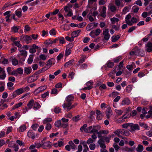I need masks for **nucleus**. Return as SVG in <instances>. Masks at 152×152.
Here are the masks:
<instances>
[{
	"mask_svg": "<svg viewBox=\"0 0 152 152\" xmlns=\"http://www.w3.org/2000/svg\"><path fill=\"white\" fill-rule=\"evenodd\" d=\"M74 97L71 94L69 95L66 97V102L64 103L62 105L63 107L67 111L75 107V106L72 105V102L73 100Z\"/></svg>",
	"mask_w": 152,
	"mask_h": 152,
	"instance_id": "1",
	"label": "nucleus"
},
{
	"mask_svg": "<svg viewBox=\"0 0 152 152\" xmlns=\"http://www.w3.org/2000/svg\"><path fill=\"white\" fill-rule=\"evenodd\" d=\"M125 20L126 23L129 26H132L138 22L137 18L134 17H132L130 13L126 16Z\"/></svg>",
	"mask_w": 152,
	"mask_h": 152,
	"instance_id": "2",
	"label": "nucleus"
},
{
	"mask_svg": "<svg viewBox=\"0 0 152 152\" xmlns=\"http://www.w3.org/2000/svg\"><path fill=\"white\" fill-rule=\"evenodd\" d=\"M98 126H91L87 128L85 130V132L90 133H98V130L99 129Z\"/></svg>",
	"mask_w": 152,
	"mask_h": 152,
	"instance_id": "3",
	"label": "nucleus"
},
{
	"mask_svg": "<svg viewBox=\"0 0 152 152\" xmlns=\"http://www.w3.org/2000/svg\"><path fill=\"white\" fill-rule=\"evenodd\" d=\"M124 129H119L115 131L114 133L117 136L123 139H124V137H123Z\"/></svg>",
	"mask_w": 152,
	"mask_h": 152,
	"instance_id": "4",
	"label": "nucleus"
},
{
	"mask_svg": "<svg viewBox=\"0 0 152 152\" xmlns=\"http://www.w3.org/2000/svg\"><path fill=\"white\" fill-rule=\"evenodd\" d=\"M7 71L9 75H17V73L15 70H14L13 69L10 67H8L7 68Z\"/></svg>",
	"mask_w": 152,
	"mask_h": 152,
	"instance_id": "5",
	"label": "nucleus"
},
{
	"mask_svg": "<svg viewBox=\"0 0 152 152\" xmlns=\"http://www.w3.org/2000/svg\"><path fill=\"white\" fill-rule=\"evenodd\" d=\"M0 74H1V75H0V79L4 80L6 77V74L4 68H2L0 67Z\"/></svg>",
	"mask_w": 152,
	"mask_h": 152,
	"instance_id": "6",
	"label": "nucleus"
},
{
	"mask_svg": "<svg viewBox=\"0 0 152 152\" xmlns=\"http://www.w3.org/2000/svg\"><path fill=\"white\" fill-rule=\"evenodd\" d=\"M37 79L38 76L37 75H32L28 77L27 81L29 83H31L36 81Z\"/></svg>",
	"mask_w": 152,
	"mask_h": 152,
	"instance_id": "7",
	"label": "nucleus"
},
{
	"mask_svg": "<svg viewBox=\"0 0 152 152\" xmlns=\"http://www.w3.org/2000/svg\"><path fill=\"white\" fill-rule=\"evenodd\" d=\"M42 148L46 149L48 148L51 147L52 146L51 142L49 141L45 142L44 140H42Z\"/></svg>",
	"mask_w": 152,
	"mask_h": 152,
	"instance_id": "8",
	"label": "nucleus"
},
{
	"mask_svg": "<svg viewBox=\"0 0 152 152\" xmlns=\"http://www.w3.org/2000/svg\"><path fill=\"white\" fill-rule=\"evenodd\" d=\"M108 32L109 31L107 29H105L103 32V34L104 35V39L106 40H108L110 37Z\"/></svg>",
	"mask_w": 152,
	"mask_h": 152,
	"instance_id": "9",
	"label": "nucleus"
},
{
	"mask_svg": "<svg viewBox=\"0 0 152 152\" xmlns=\"http://www.w3.org/2000/svg\"><path fill=\"white\" fill-rule=\"evenodd\" d=\"M146 50L148 52L152 51V43L148 42L145 45Z\"/></svg>",
	"mask_w": 152,
	"mask_h": 152,
	"instance_id": "10",
	"label": "nucleus"
},
{
	"mask_svg": "<svg viewBox=\"0 0 152 152\" xmlns=\"http://www.w3.org/2000/svg\"><path fill=\"white\" fill-rule=\"evenodd\" d=\"M27 136L29 137L34 139L36 138L37 134L34 133L32 130H29L27 133Z\"/></svg>",
	"mask_w": 152,
	"mask_h": 152,
	"instance_id": "11",
	"label": "nucleus"
},
{
	"mask_svg": "<svg viewBox=\"0 0 152 152\" xmlns=\"http://www.w3.org/2000/svg\"><path fill=\"white\" fill-rule=\"evenodd\" d=\"M23 93L22 88L17 89L13 93V95L14 97H15L16 95H19Z\"/></svg>",
	"mask_w": 152,
	"mask_h": 152,
	"instance_id": "12",
	"label": "nucleus"
},
{
	"mask_svg": "<svg viewBox=\"0 0 152 152\" xmlns=\"http://www.w3.org/2000/svg\"><path fill=\"white\" fill-rule=\"evenodd\" d=\"M108 7L109 10L113 12H115L117 10L116 7L112 4H110Z\"/></svg>",
	"mask_w": 152,
	"mask_h": 152,
	"instance_id": "13",
	"label": "nucleus"
},
{
	"mask_svg": "<svg viewBox=\"0 0 152 152\" xmlns=\"http://www.w3.org/2000/svg\"><path fill=\"white\" fill-rule=\"evenodd\" d=\"M106 114L107 118L108 119L110 117L112 114V112L110 107H108L106 110Z\"/></svg>",
	"mask_w": 152,
	"mask_h": 152,
	"instance_id": "14",
	"label": "nucleus"
},
{
	"mask_svg": "<svg viewBox=\"0 0 152 152\" xmlns=\"http://www.w3.org/2000/svg\"><path fill=\"white\" fill-rule=\"evenodd\" d=\"M39 47L35 44L32 45V47L29 49V52L30 53H33L36 52V49H38Z\"/></svg>",
	"mask_w": 152,
	"mask_h": 152,
	"instance_id": "15",
	"label": "nucleus"
},
{
	"mask_svg": "<svg viewBox=\"0 0 152 152\" xmlns=\"http://www.w3.org/2000/svg\"><path fill=\"white\" fill-rule=\"evenodd\" d=\"M55 63V60L53 58H51L49 59L47 62V64L46 66L48 68H50Z\"/></svg>",
	"mask_w": 152,
	"mask_h": 152,
	"instance_id": "16",
	"label": "nucleus"
},
{
	"mask_svg": "<svg viewBox=\"0 0 152 152\" xmlns=\"http://www.w3.org/2000/svg\"><path fill=\"white\" fill-rule=\"evenodd\" d=\"M18 50L20 53V55L24 57H26L27 55V52L23 49V48H19Z\"/></svg>",
	"mask_w": 152,
	"mask_h": 152,
	"instance_id": "17",
	"label": "nucleus"
},
{
	"mask_svg": "<svg viewBox=\"0 0 152 152\" xmlns=\"http://www.w3.org/2000/svg\"><path fill=\"white\" fill-rule=\"evenodd\" d=\"M80 31V30H78L77 31H73L71 34V37L72 38H74L77 37L79 35Z\"/></svg>",
	"mask_w": 152,
	"mask_h": 152,
	"instance_id": "18",
	"label": "nucleus"
},
{
	"mask_svg": "<svg viewBox=\"0 0 152 152\" xmlns=\"http://www.w3.org/2000/svg\"><path fill=\"white\" fill-rule=\"evenodd\" d=\"M93 85V82L91 81H88L86 83L87 87L84 88V90H90L92 88V85Z\"/></svg>",
	"mask_w": 152,
	"mask_h": 152,
	"instance_id": "19",
	"label": "nucleus"
},
{
	"mask_svg": "<svg viewBox=\"0 0 152 152\" xmlns=\"http://www.w3.org/2000/svg\"><path fill=\"white\" fill-rule=\"evenodd\" d=\"M95 0H88V4L87 6V8H90L93 6L95 4Z\"/></svg>",
	"mask_w": 152,
	"mask_h": 152,
	"instance_id": "20",
	"label": "nucleus"
},
{
	"mask_svg": "<svg viewBox=\"0 0 152 152\" xmlns=\"http://www.w3.org/2000/svg\"><path fill=\"white\" fill-rule=\"evenodd\" d=\"M130 129L132 130H139V125L137 124H133L132 123H130Z\"/></svg>",
	"mask_w": 152,
	"mask_h": 152,
	"instance_id": "21",
	"label": "nucleus"
},
{
	"mask_svg": "<svg viewBox=\"0 0 152 152\" xmlns=\"http://www.w3.org/2000/svg\"><path fill=\"white\" fill-rule=\"evenodd\" d=\"M97 115V118L98 120H100L102 118L103 115L102 113L98 110H97L96 111Z\"/></svg>",
	"mask_w": 152,
	"mask_h": 152,
	"instance_id": "22",
	"label": "nucleus"
},
{
	"mask_svg": "<svg viewBox=\"0 0 152 152\" xmlns=\"http://www.w3.org/2000/svg\"><path fill=\"white\" fill-rule=\"evenodd\" d=\"M34 100L33 99H31L29 101L27 104L28 109H30L32 108L33 106H34Z\"/></svg>",
	"mask_w": 152,
	"mask_h": 152,
	"instance_id": "23",
	"label": "nucleus"
},
{
	"mask_svg": "<svg viewBox=\"0 0 152 152\" xmlns=\"http://www.w3.org/2000/svg\"><path fill=\"white\" fill-rule=\"evenodd\" d=\"M32 71V70L31 67H26L24 68V73L27 75L29 74Z\"/></svg>",
	"mask_w": 152,
	"mask_h": 152,
	"instance_id": "24",
	"label": "nucleus"
},
{
	"mask_svg": "<svg viewBox=\"0 0 152 152\" xmlns=\"http://www.w3.org/2000/svg\"><path fill=\"white\" fill-rule=\"evenodd\" d=\"M98 143L101 149L105 148L106 146L105 145L104 141H103L102 139H99L98 141Z\"/></svg>",
	"mask_w": 152,
	"mask_h": 152,
	"instance_id": "25",
	"label": "nucleus"
},
{
	"mask_svg": "<svg viewBox=\"0 0 152 152\" xmlns=\"http://www.w3.org/2000/svg\"><path fill=\"white\" fill-rule=\"evenodd\" d=\"M111 137L110 135H108V136L105 137L103 136L100 139H102V141L106 142L108 143L110 142V140L111 138Z\"/></svg>",
	"mask_w": 152,
	"mask_h": 152,
	"instance_id": "26",
	"label": "nucleus"
},
{
	"mask_svg": "<svg viewBox=\"0 0 152 152\" xmlns=\"http://www.w3.org/2000/svg\"><path fill=\"white\" fill-rule=\"evenodd\" d=\"M121 104L122 105H129L130 104V101L129 98H126L122 101Z\"/></svg>",
	"mask_w": 152,
	"mask_h": 152,
	"instance_id": "27",
	"label": "nucleus"
},
{
	"mask_svg": "<svg viewBox=\"0 0 152 152\" xmlns=\"http://www.w3.org/2000/svg\"><path fill=\"white\" fill-rule=\"evenodd\" d=\"M106 8L104 6L102 8V11L100 12L101 16L103 18L105 17L106 16Z\"/></svg>",
	"mask_w": 152,
	"mask_h": 152,
	"instance_id": "28",
	"label": "nucleus"
},
{
	"mask_svg": "<svg viewBox=\"0 0 152 152\" xmlns=\"http://www.w3.org/2000/svg\"><path fill=\"white\" fill-rule=\"evenodd\" d=\"M41 107V106L37 102H34L33 109L34 110H38Z\"/></svg>",
	"mask_w": 152,
	"mask_h": 152,
	"instance_id": "29",
	"label": "nucleus"
},
{
	"mask_svg": "<svg viewBox=\"0 0 152 152\" xmlns=\"http://www.w3.org/2000/svg\"><path fill=\"white\" fill-rule=\"evenodd\" d=\"M74 61L73 59H71L69 60L68 62H66L64 65V66L65 67H67L69 66H71L73 64V62Z\"/></svg>",
	"mask_w": 152,
	"mask_h": 152,
	"instance_id": "30",
	"label": "nucleus"
},
{
	"mask_svg": "<svg viewBox=\"0 0 152 152\" xmlns=\"http://www.w3.org/2000/svg\"><path fill=\"white\" fill-rule=\"evenodd\" d=\"M143 149V146L140 144H139L136 148V150L137 152H142Z\"/></svg>",
	"mask_w": 152,
	"mask_h": 152,
	"instance_id": "31",
	"label": "nucleus"
},
{
	"mask_svg": "<svg viewBox=\"0 0 152 152\" xmlns=\"http://www.w3.org/2000/svg\"><path fill=\"white\" fill-rule=\"evenodd\" d=\"M110 20L111 23L113 24H115V23L118 22L119 21V20L118 18L115 17L111 18Z\"/></svg>",
	"mask_w": 152,
	"mask_h": 152,
	"instance_id": "32",
	"label": "nucleus"
},
{
	"mask_svg": "<svg viewBox=\"0 0 152 152\" xmlns=\"http://www.w3.org/2000/svg\"><path fill=\"white\" fill-rule=\"evenodd\" d=\"M52 121V119L50 118H47L44 119L43 121V123L44 124H49L48 123L51 122Z\"/></svg>",
	"mask_w": 152,
	"mask_h": 152,
	"instance_id": "33",
	"label": "nucleus"
},
{
	"mask_svg": "<svg viewBox=\"0 0 152 152\" xmlns=\"http://www.w3.org/2000/svg\"><path fill=\"white\" fill-rule=\"evenodd\" d=\"M23 104V103L21 102H20L18 103L15 104L12 108L11 110H13L15 109L16 108H18V107H21Z\"/></svg>",
	"mask_w": 152,
	"mask_h": 152,
	"instance_id": "34",
	"label": "nucleus"
},
{
	"mask_svg": "<svg viewBox=\"0 0 152 152\" xmlns=\"http://www.w3.org/2000/svg\"><path fill=\"white\" fill-rule=\"evenodd\" d=\"M15 13L19 18H20L22 16V11L20 9L17 10L15 11Z\"/></svg>",
	"mask_w": 152,
	"mask_h": 152,
	"instance_id": "35",
	"label": "nucleus"
},
{
	"mask_svg": "<svg viewBox=\"0 0 152 152\" xmlns=\"http://www.w3.org/2000/svg\"><path fill=\"white\" fill-rule=\"evenodd\" d=\"M26 126L25 125L20 126L19 128V131L20 132H23L26 129Z\"/></svg>",
	"mask_w": 152,
	"mask_h": 152,
	"instance_id": "36",
	"label": "nucleus"
},
{
	"mask_svg": "<svg viewBox=\"0 0 152 152\" xmlns=\"http://www.w3.org/2000/svg\"><path fill=\"white\" fill-rule=\"evenodd\" d=\"M93 24L92 23L88 24L86 27V30L87 31H89L94 28Z\"/></svg>",
	"mask_w": 152,
	"mask_h": 152,
	"instance_id": "37",
	"label": "nucleus"
},
{
	"mask_svg": "<svg viewBox=\"0 0 152 152\" xmlns=\"http://www.w3.org/2000/svg\"><path fill=\"white\" fill-rule=\"evenodd\" d=\"M114 63L110 61H108L106 63V65L107 67L109 68H112L114 66Z\"/></svg>",
	"mask_w": 152,
	"mask_h": 152,
	"instance_id": "38",
	"label": "nucleus"
},
{
	"mask_svg": "<svg viewBox=\"0 0 152 152\" xmlns=\"http://www.w3.org/2000/svg\"><path fill=\"white\" fill-rule=\"evenodd\" d=\"M34 55H30L28 59L27 62L28 64H31L33 60Z\"/></svg>",
	"mask_w": 152,
	"mask_h": 152,
	"instance_id": "39",
	"label": "nucleus"
},
{
	"mask_svg": "<svg viewBox=\"0 0 152 152\" xmlns=\"http://www.w3.org/2000/svg\"><path fill=\"white\" fill-rule=\"evenodd\" d=\"M4 89V83L3 82L0 81V91L2 92Z\"/></svg>",
	"mask_w": 152,
	"mask_h": 152,
	"instance_id": "40",
	"label": "nucleus"
},
{
	"mask_svg": "<svg viewBox=\"0 0 152 152\" xmlns=\"http://www.w3.org/2000/svg\"><path fill=\"white\" fill-rule=\"evenodd\" d=\"M69 144L70 147H71L72 149H76V146L72 141H69Z\"/></svg>",
	"mask_w": 152,
	"mask_h": 152,
	"instance_id": "41",
	"label": "nucleus"
},
{
	"mask_svg": "<svg viewBox=\"0 0 152 152\" xmlns=\"http://www.w3.org/2000/svg\"><path fill=\"white\" fill-rule=\"evenodd\" d=\"M14 84L11 82H9L7 83V86L9 90H13L14 89L13 87H12L13 85Z\"/></svg>",
	"mask_w": 152,
	"mask_h": 152,
	"instance_id": "42",
	"label": "nucleus"
},
{
	"mask_svg": "<svg viewBox=\"0 0 152 152\" xmlns=\"http://www.w3.org/2000/svg\"><path fill=\"white\" fill-rule=\"evenodd\" d=\"M139 9V8L137 6L135 5L133 6L132 8V10L134 12L136 13L138 12Z\"/></svg>",
	"mask_w": 152,
	"mask_h": 152,
	"instance_id": "43",
	"label": "nucleus"
},
{
	"mask_svg": "<svg viewBox=\"0 0 152 152\" xmlns=\"http://www.w3.org/2000/svg\"><path fill=\"white\" fill-rule=\"evenodd\" d=\"M129 11V8L127 6L125 7L122 11V13L123 14H125Z\"/></svg>",
	"mask_w": 152,
	"mask_h": 152,
	"instance_id": "44",
	"label": "nucleus"
},
{
	"mask_svg": "<svg viewBox=\"0 0 152 152\" xmlns=\"http://www.w3.org/2000/svg\"><path fill=\"white\" fill-rule=\"evenodd\" d=\"M132 88V86L129 85L126 87V91L128 93H130L131 91Z\"/></svg>",
	"mask_w": 152,
	"mask_h": 152,
	"instance_id": "45",
	"label": "nucleus"
},
{
	"mask_svg": "<svg viewBox=\"0 0 152 152\" xmlns=\"http://www.w3.org/2000/svg\"><path fill=\"white\" fill-rule=\"evenodd\" d=\"M58 40L59 41V43L60 44H63L65 43L64 38L63 37H58Z\"/></svg>",
	"mask_w": 152,
	"mask_h": 152,
	"instance_id": "46",
	"label": "nucleus"
},
{
	"mask_svg": "<svg viewBox=\"0 0 152 152\" xmlns=\"http://www.w3.org/2000/svg\"><path fill=\"white\" fill-rule=\"evenodd\" d=\"M50 34L53 36H55L56 34V31L54 29H52L49 31Z\"/></svg>",
	"mask_w": 152,
	"mask_h": 152,
	"instance_id": "47",
	"label": "nucleus"
},
{
	"mask_svg": "<svg viewBox=\"0 0 152 152\" xmlns=\"http://www.w3.org/2000/svg\"><path fill=\"white\" fill-rule=\"evenodd\" d=\"M24 39L26 42H30L32 40L31 35L30 36H26L25 37Z\"/></svg>",
	"mask_w": 152,
	"mask_h": 152,
	"instance_id": "48",
	"label": "nucleus"
},
{
	"mask_svg": "<svg viewBox=\"0 0 152 152\" xmlns=\"http://www.w3.org/2000/svg\"><path fill=\"white\" fill-rule=\"evenodd\" d=\"M98 137H99L100 136L99 134H107L108 133V132L107 130H101L99 132H98Z\"/></svg>",
	"mask_w": 152,
	"mask_h": 152,
	"instance_id": "49",
	"label": "nucleus"
},
{
	"mask_svg": "<svg viewBox=\"0 0 152 152\" xmlns=\"http://www.w3.org/2000/svg\"><path fill=\"white\" fill-rule=\"evenodd\" d=\"M12 64L14 66H16L18 64V61L15 58H13L12 60Z\"/></svg>",
	"mask_w": 152,
	"mask_h": 152,
	"instance_id": "50",
	"label": "nucleus"
},
{
	"mask_svg": "<svg viewBox=\"0 0 152 152\" xmlns=\"http://www.w3.org/2000/svg\"><path fill=\"white\" fill-rule=\"evenodd\" d=\"M71 50H69L66 48L65 51V56L66 57L68 56L71 54Z\"/></svg>",
	"mask_w": 152,
	"mask_h": 152,
	"instance_id": "51",
	"label": "nucleus"
},
{
	"mask_svg": "<svg viewBox=\"0 0 152 152\" xmlns=\"http://www.w3.org/2000/svg\"><path fill=\"white\" fill-rule=\"evenodd\" d=\"M80 118L79 115L73 117L72 118V120L75 122H77L80 119Z\"/></svg>",
	"mask_w": 152,
	"mask_h": 152,
	"instance_id": "52",
	"label": "nucleus"
},
{
	"mask_svg": "<svg viewBox=\"0 0 152 152\" xmlns=\"http://www.w3.org/2000/svg\"><path fill=\"white\" fill-rule=\"evenodd\" d=\"M120 37L119 35L116 36H113L112 37V41L113 42H115Z\"/></svg>",
	"mask_w": 152,
	"mask_h": 152,
	"instance_id": "53",
	"label": "nucleus"
},
{
	"mask_svg": "<svg viewBox=\"0 0 152 152\" xmlns=\"http://www.w3.org/2000/svg\"><path fill=\"white\" fill-rule=\"evenodd\" d=\"M14 43L15 46L19 48H20L22 46V45L20 44V42L19 41H15L14 42Z\"/></svg>",
	"mask_w": 152,
	"mask_h": 152,
	"instance_id": "54",
	"label": "nucleus"
},
{
	"mask_svg": "<svg viewBox=\"0 0 152 152\" xmlns=\"http://www.w3.org/2000/svg\"><path fill=\"white\" fill-rule=\"evenodd\" d=\"M47 56L44 54H41L39 56V58L40 60H45L47 58Z\"/></svg>",
	"mask_w": 152,
	"mask_h": 152,
	"instance_id": "55",
	"label": "nucleus"
},
{
	"mask_svg": "<svg viewBox=\"0 0 152 152\" xmlns=\"http://www.w3.org/2000/svg\"><path fill=\"white\" fill-rule=\"evenodd\" d=\"M16 73L20 74L22 75L23 73V70L21 68H18L16 71Z\"/></svg>",
	"mask_w": 152,
	"mask_h": 152,
	"instance_id": "56",
	"label": "nucleus"
},
{
	"mask_svg": "<svg viewBox=\"0 0 152 152\" xmlns=\"http://www.w3.org/2000/svg\"><path fill=\"white\" fill-rule=\"evenodd\" d=\"M55 126L58 127H60L61 125V122L60 120H58L55 122L54 124Z\"/></svg>",
	"mask_w": 152,
	"mask_h": 152,
	"instance_id": "57",
	"label": "nucleus"
},
{
	"mask_svg": "<svg viewBox=\"0 0 152 152\" xmlns=\"http://www.w3.org/2000/svg\"><path fill=\"white\" fill-rule=\"evenodd\" d=\"M9 63V61L7 58H4L1 62V63L4 65H5L8 64Z\"/></svg>",
	"mask_w": 152,
	"mask_h": 152,
	"instance_id": "58",
	"label": "nucleus"
},
{
	"mask_svg": "<svg viewBox=\"0 0 152 152\" xmlns=\"http://www.w3.org/2000/svg\"><path fill=\"white\" fill-rule=\"evenodd\" d=\"M124 116H123L122 117L117 119L116 121L117 122L119 123H123L124 121V119L125 118H124Z\"/></svg>",
	"mask_w": 152,
	"mask_h": 152,
	"instance_id": "59",
	"label": "nucleus"
},
{
	"mask_svg": "<svg viewBox=\"0 0 152 152\" xmlns=\"http://www.w3.org/2000/svg\"><path fill=\"white\" fill-rule=\"evenodd\" d=\"M19 28L16 26H14L11 28V31L14 32H17L18 31Z\"/></svg>",
	"mask_w": 152,
	"mask_h": 152,
	"instance_id": "60",
	"label": "nucleus"
},
{
	"mask_svg": "<svg viewBox=\"0 0 152 152\" xmlns=\"http://www.w3.org/2000/svg\"><path fill=\"white\" fill-rule=\"evenodd\" d=\"M46 124V125L45 127V129L49 131L51 128V125L50 124Z\"/></svg>",
	"mask_w": 152,
	"mask_h": 152,
	"instance_id": "61",
	"label": "nucleus"
},
{
	"mask_svg": "<svg viewBox=\"0 0 152 152\" xmlns=\"http://www.w3.org/2000/svg\"><path fill=\"white\" fill-rule=\"evenodd\" d=\"M67 13H68L67 14H65L64 15V16L66 17H67L68 16H71L73 15V13L72 10L68 11Z\"/></svg>",
	"mask_w": 152,
	"mask_h": 152,
	"instance_id": "62",
	"label": "nucleus"
},
{
	"mask_svg": "<svg viewBox=\"0 0 152 152\" xmlns=\"http://www.w3.org/2000/svg\"><path fill=\"white\" fill-rule=\"evenodd\" d=\"M115 111L116 113L118 115H121L123 113V111L121 110L115 109Z\"/></svg>",
	"mask_w": 152,
	"mask_h": 152,
	"instance_id": "63",
	"label": "nucleus"
},
{
	"mask_svg": "<svg viewBox=\"0 0 152 152\" xmlns=\"http://www.w3.org/2000/svg\"><path fill=\"white\" fill-rule=\"evenodd\" d=\"M74 44L73 43H69L67 45L66 48L69 50H71Z\"/></svg>",
	"mask_w": 152,
	"mask_h": 152,
	"instance_id": "64",
	"label": "nucleus"
}]
</instances>
